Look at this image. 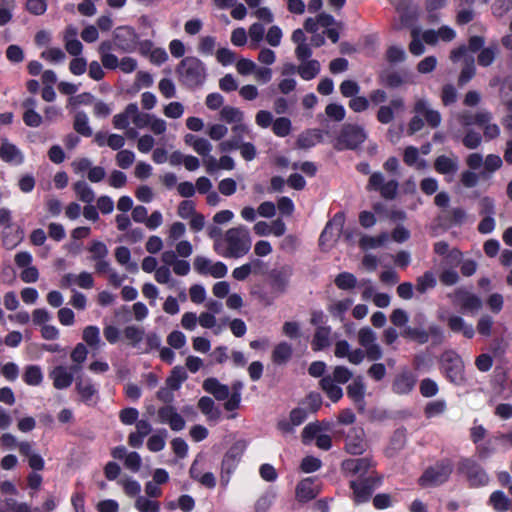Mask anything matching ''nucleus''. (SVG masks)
<instances>
[{"label":"nucleus","instance_id":"nucleus-7","mask_svg":"<svg viewBox=\"0 0 512 512\" xmlns=\"http://www.w3.org/2000/svg\"><path fill=\"white\" fill-rule=\"evenodd\" d=\"M453 301L464 314L475 315L483 307L481 297L463 287L454 292Z\"/></svg>","mask_w":512,"mask_h":512},{"label":"nucleus","instance_id":"nucleus-63","mask_svg":"<svg viewBox=\"0 0 512 512\" xmlns=\"http://www.w3.org/2000/svg\"><path fill=\"white\" fill-rule=\"evenodd\" d=\"M123 486L124 492L129 497L137 496L141 491V486L136 480L121 479L119 482Z\"/></svg>","mask_w":512,"mask_h":512},{"label":"nucleus","instance_id":"nucleus-27","mask_svg":"<svg viewBox=\"0 0 512 512\" xmlns=\"http://www.w3.org/2000/svg\"><path fill=\"white\" fill-rule=\"evenodd\" d=\"M199 410L208 420L217 421L221 417V410L215 406V402L211 397L203 396L198 400Z\"/></svg>","mask_w":512,"mask_h":512},{"label":"nucleus","instance_id":"nucleus-58","mask_svg":"<svg viewBox=\"0 0 512 512\" xmlns=\"http://www.w3.org/2000/svg\"><path fill=\"white\" fill-rule=\"evenodd\" d=\"M99 329L96 326H87L83 330V340L90 346L96 347L100 342Z\"/></svg>","mask_w":512,"mask_h":512},{"label":"nucleus","instance_id":"nucleus-17","mask_svg":"<svg viewBox=\"0 0 512 512\" xmlns=\"http://www.w3.org/2000/svg\"><path fill=\"white\" fill-rule=\"evenodd\" d=\"M417 382V376L408 370H403L396 375L392 390L398 395H407L414 389Z\"/></svg>","mask_w":512,"mask_h":512},{"label":"nucleus","instance_id":"nucleus-13","mask_svg":"<svg viewBox=\"0 0 512 512\" xmlns=\"http://www.w3.org/2000/svg\"><path fill=\"white\" fill-rule=\"evenodd\" d=\"M366 139L365 131L358 126L347 125L343 128L338 139L337 146L339 149H354L362 144Z\"/></svg>","mask_w":512,"mask_h":512},{"label":"nucleus","instance_id":"nucleus-40","mask_svg":"<svg viewBox=\"0 0 512 512\" xmlns=\"http://www.w3.org/2000/svg\"><path fill=\"white\" fill-rule=\"evenodd\" d=\"M497 445H503L502 441H496L495 436L493 438L488 439L484 443H478L476 446V451L481 459H487L496 451Z\"/></svg>","mask_w":512,"mask_h":512},{"label":"nucleus","instance_id":"nucleus-57","mask_svg":"<svg viewBox=\"0 0 512 512\" xmlns=\"http://www.w3.org/2000/svg\"><path fill=\"white\" fill-rule=\"evenodd\" d=\"M352 304L353 299L350 298L339 300L329 307V311L333 316L342 318L344 313L351 307Z\"/></svg>","mask_w":512,"mask_h":512},{"label":"nucleus","instance_id":"nucleus-62","mask_svg":"<svg viewBox=\"0 0 512 512\" xmlns=\"http://www.w3.org/2000/svg\"><path fill=\"white\" fill-rule=\"evenodd\" d=\"M438 390L437 383L430 378H425L420 383V393L424 397H433L438 393Z\"/></svg>","mask_w":512,"mask_h":512},{"label":"nucleus","instance_id":"nucleus-44","mask_svg":"<svg viewBox=\"0 0 512 512\" xmlns=\"http://www.w3.org/2000/svg\"><path fill=\"white\" fill-rule=\"evenodd\" d=\"M76 390L79 393L81 400L89 403L92 397L96 394L97 390L90 381L79 380L76 383Z\"/></svg>","mask_w":512,"mask_h":512},{"label":"nucleus","instance_id":"nucleus-48","mask_svg":"<svg viewBox=\"0 0 512 512\" xmlns=\"http://www.w3.org/2000/svg\"><path fill=\"white\" fill-rule=\"evenodd\" d=\"M123 333L129 344L133 347H136L144 337V329L134 325L125 327Z\"/></svg>","mask_w":512,"mask_h":512},{"label":"nucleus","instance_id":"nucleus-14","mask_svg":"<svg viewBox=\"0 0 512 512\" xmlns=\"http://www.w3.org/2000/svg\"><path fill=\"white\" fill-rule=\"evenodd\" d=\"M114 42L123 52H132L136 48L138 35L131 27H118L114 31Z\"/></svg>","mask_w":512,"mask_h":512},{"label":"nucleus","instance_id":"nucleus-11","mask_svg":"<svg viewBox=\"0 0 512 512\" xmlns=\"http://www.w3.org/2000/svg\"><path fill=\"white\" fill-rule=\"evenodd\" d=\"M459 470L465 474L473 486H484L489 477L484 469L473 459H464L459 464Z\"/></svg>","mask_w":512,"mask_h":512},{"label":"nucleus","instance_id":"nucleus-10","mask_svg":"<svg viewBox=\"0 0 512 512\" xmlns=\"http://www.w3.org/2000/svg\"><path fill=\"white\" fill-rule=\"evenodd\" d=\"M374 468L375 463L368 457L347 459L342 462L343 471L357 478H365L369 474H377Z\"/></svg>","mask_w":512,"mask_h":512},{"label":"nucleus","instance_id":"nucleus-46","mask_svg":"<svg viewBox=\"0 0 512 512\" xmlns=\"http://www.w3.org/2000/svg\"><path fill=\"white\" fill-rule=\"evenodd\" d=\"M22 237H23V232L20 228H17L15 233H12V228L11 229H3V232H2L3 244L8 249L14 248L22 240Z\"/></svg>","mask_w":512,"mask_h":512},{"label":"nucleus","instance_id":"nucleus-59","mask_svg":"<svg viewBox=\"0 0 512 512\" xmlns=\"http://www.w3.org/2000/svg\"><path fill=\"white\" fill-rule=\"evenodd\" d=\"M446 409V402L444 400H436L429 402L425 407V415L427 418L436 417L441 415Z\"/></svg>","mask_w":512,"mask_h":512},{"label":"nucleus","instance_id":"nucleus-26","mask_svg":"<svg viewBox=\"0 0 512 512\" xmlns=\"http://www.w3.org/2000/svg\"><path fill=\"white\" fill-rule=\"evenodd\" d=\"M0 158L8 163L15 162L21 164L23 162V155L21 151L7 139H3L0 146Z\"/></svg>","mask_w":512,"mask_h":512},{"label":"nucleus","instance_id":"nucleus-16","mask_svg":"<svg viewBox=\"0 0 512 512\" xmlns=\"http://www.w3.org/2000/svg\"><path fill=\"white\" fill-rule=\"evenodd\" d=\"M80 367L72 365L69 369L64 366H57L50 372V378L53 379V385L56 389L68 388L74 378V373L78 372Z\"/></svg>","mask_w":512,"mask_h":512},{"label":"nucleus","instance_id":"nucleus-35","mask_svg":"<svg viewBox=\"0 0 512 512\" xmlns=\"http://www.w3.org/2000/svg\"><path fill=\"white\" fill-rule=\"evenodd\" d=\"M73 128L78 134L84 137H90L92 135V129L89 126L88 117L83 111H79L75 114Z\"/></svg>","mask_w":512,"mask_h":512},{"label":"nucleus","instance_id":"nucleus-39","mask_svg":"<svg viewBox=\"0 0 512 512\" xmlns=\"http://www.w3.org/2000/svg\"><path fill=\"white\" fill-rule=\"evenodd\" d=\"M322 391H325L332 402H337L343 396L342 388L334 384L332 379L326 377H322Z\"/></svg>","mask_w":512,"mask_h":512},{"label":"nucleus","instance_id":"nucleus-24","mask_svg":"<svg viewBox=\"0 0 512 512\" xmlns=\"http://www.w3.org/2000/svg\"><path fill=\"white\" fill-rule=\"evenodd\" d=\"M233 136L223 141L219 144V149L222 152H228L232 150H237L238 147H241L243 134L247 131V127L244 124H237L232 128Z\"/></svg>","mask_w":512,"mask_h":512},{"label":"nucleus","instance_id":"nucleus-15","mask_svg":"<svg viewBox=\"0 0 512 512\" xmlns=\"http://www.w3.org/2000/svg\"><path fill=\"white\" fill-rule=\"evenodd\" d=\"M158 421L168 424L171 430L181 431L185 428L184 418L177 412L173 405H165L157 411Z\"/></svg>","mask_w":512,"mask_h":512},{"label":"nucleus","instance_id":"nucleus-23","mask_svg":"<svg viewBox=\"0 0 512 512\" xmlns=\"http://www.w3.org/2000/svg\"><path fill=\"white\" fill-rule=\"evenodd\" d=\"M447 325L454 333H462L464 337L471 339L475 335V329L472 324L467 323L461 316L450 315L447 318Z\"/></svg>","mask_w":512,"mask_h":512},{"label":"nucleus","instance_id":"nucleus-33","mask_svg":"<svg viewBox=\"0 0 512 512\" xmlns=\"http://www.w3.org/2000/svg\"><path fill=\"white\" fill-rule=\"evenodd\" d=\"M73 189L78 199L87 204H91L95 199V194L92 188L84 181L79 180L74 183Z\"/></svg>","mask_w":512,"mask_h":512},{"label":"nucleus","instance_id":"nucleus-2","mask_svg":"<svg viewBox=\"0 0 512 512\" xmlns=\"http://www.w3.org/2000/svg\"><path fill=\"white\" fill-rule=\"evenodd\" d=\"M224 241L227 248L222 255L226 258H240L246 255L251 248L249 231L244 226L230 228L225 233Z\"/></svg>","mask_w":512,"mask_h":512},{"label":"nucleus","instance_id":"nucleus-42","mask_svg":"<svg viewBox=\"0 0 512 512\" xmlns=\"http://www.w3.org/2000/svg\"><path fill=\"white\" fill-rule=\"evenodd\" d=\"M437 284L435 275L431 271L425 272L422 276H419L416 280V289L420 293H425L428 290L434 288Z\"/></svg>","mask_w":512,"mask_h":512},{"label":"nucleus","instance_id":"nucleus-36","mask_svg":"<svg viewBox=\"0 0 512 512\" xmlns=\"http://www.w3.org/2000/svg\"><path fill=\"white\" fill-rule=\"evenodd\" d=\"M0 512H31L27 503H18L14 498L0 499Z\"/></svg>","mask_w":512,"mask_h":512},{"label":"nucleus","instance_id":"nucleus-19","mask_svg":"<svg viewBox=\"0 0 512 512\" xmlns=\"http://www.w3.org/2000/svg\"><path fill=\"white\" fill-rule=\"evenodd\" d=\"M405 108L402 97H394L388 105L380 106L377 112V120L382 124H389L393 121L395 113Z\"/></svg>","mask_w":512,"mask_h":512},{"label":"nucleus","instance_id":"nucleus-5","mask_svg":"<svg viewBox=\"0 0 512 512\" xmlns=\"http://www.w3.org/2000/svg\"><path fill=\"white\" fill-rule=\"evenodd\" d=\"M441 366L449 381L460 384L464 381V364L454 351H446L441 356Z\"/></svg>","mask_w":512,"mask_h":512},{"label":"nucleus","instance_id":"nucleus-28","mask_svg":"<svg viewBox=\"0 0 512 512\" xmlns=\"http://www.w3.org/2000/svg\"><path fill=\"white\" fill-rule=\"evenodd\" d=\"M489 505L496 512H506L512 508V501L501 490L494 491L489 497Z\"/></svg>","mask_w":512,"mask_h":512},{"label":"nucleus","instance_id":"nucleus-56","mask_svg":"<svg viewBox=\"0 0 512 512\" xmlns=\"http://www.w3.org/2000/svg\"><path fill=\"white\" fill-rule=\"evenodd\" d=\"M291 121L286 117L277 118L273 122V132L280 137H285L290 133Z\"/></svg>","mask_w":512,"mask_h":512},{"label":"nucleus","instance_id":"nucleus-52","mask_svg":"<svg viewBox=\"0 0 512 512\" xmlns=\"http://www.w3.org/2000/svg\"><path fill=\"white\" fill-rule=\"evenodd\" d=\"M195 466H196V461L192 464L191 468H190V476L199 481L203 486L209 488V489H212L216 486V479H215V476L213 475V473L211 472H206L204 473L203 475H195Z\"/></svg>","mask_w":512,"mask_h":512},{"label":"nucleus","instance_id":"nucleus-6","mask_svg":"<svg viewBox=\"0 0 512 512\" xmlns=\"http://www.w3.org/2000/svg\"><path fill=\"white\" fill-rule=\"evenodd\" d=\"M246 448L247 441L240 439L228 449L221 464L222 480L229 481L230 474L236 469Z\"/></svg>","mask_w":512,"mask_h":512},{"label":"nucleus","instance_id":"nucleus-25","mask_svg":"<svg viewBox=\"0 0 512 512\" xmlns=\"http://www.w3.org/2000/svg\"><path fill=\"white\" fill-rule=\"evenodd\" d=\"M434 168L440 174L454 175L459 168L458 158L441 155L436 158Z\"/></svg>","mask_w":512,"mask_h":512},{"label":"nucleus","instance_id":"nucleus-54","mask_svg":"<svg viewBox=\"0 0 512 512\" xmlns=\"http://www.w3.org/2000/svg\"><path fill=\"white\" fill-rule=\"evenodd\" d=\"M320 134L315 130L314 132H305L299 135L297 144L300 148L308 149L318 142Z\"/></svg>","mask_w":512,"mask_h":512},{"label":"nucleus","instance_id":"nucleus-49","mask_svg":"<svg viewBox=\"0 0 512 512\" xmlns=\"http://www.w3.org/2000/svg\"><path fill=\"white\" fill-rule=\"evenodd\" d=\"M220 116L221 119L228 123L236 122L241 124L240 122L243 120V113L238 108L232 106H224L220 111Z\"/></svg>","mask_w":512,"mask_h":512},{"label":"nucleus","instance_id":"nucleus-9","mask_svg":"<svg viewBox=\"0 0 512 512\" xmlns=\"http://www.w3.org/2000/svg\"><path fill=\"white\" fill-rule=\"evenodd\" d=\"M292 275L293 267L289 264L272 269L268 275L272 293L276 296L283 294L289 285Z\"/></svg>","mask_w":512,"mask_h":512},{"label":"nucleus","instance_id":"nucleus-22","mask_svg":"<svg viewBox=\"0 0 512 512\" xmlns=\"http://www.w3.org/2000/svg\"><path fill=\"white\" fill-rule=\"evenodd\" d=\"M341 24L333 16L322 12V37L326 36L332 43L340 37Z\"/></svg>","mask_w":512,"mask_h":512},{"label":"nucleus","instance_id":"nucleus-29","mask_svg":"<svg viewBox=\"0 0 512 512\" xmlns=\"http://www.w3.org/2000/svg\"><path fill=\"white\" fill-rule=\"evenodd\" d=\"M293 349L287 342H281L275 346L272 352V360L275 364H286L292 357Z\"/></svg>","mask_w":512,"mask_h":512},{"label":"nucleus","instance_id":"nucleus-41","mask_svg":"<svg viewBox=\"0 0 512 512\" xmlns=\"http://www.w3.org/2000/svg\"><path fill=\"white\" fill-rule=\"evenodd\" d=\"M23 379L28 385L37 386L41 384L43 380L41 368L37 365L27 366L23 375Z\"/></svg>","mask_w":512,"mask_h":512},{"label":"nucleus","instance_id":"nucleus-55","mask_svg":"<svg viewBox=\"0 0 512 512\" xmlns=\"http://www.w3.org/2000/svg\"><path fill=\"white\" fill-rule=\"evenodd\" d=\"M462 143L468 149H476L482 143V136L479 132L469 129L464 135Z\"/></svg>","mask_w":512,"mask_h":512},{"label":"nucleus","instance_id":"nucleus-53","mask_svg":"<svg viewBox=\"0 0 512 512\" xmlns=\"http://www.w3.org/2000/svg\"><path fill=\"white\" fill-rule=\"evenodd\" d=\"M167 435V431L162 429L158 434L152 435L147 442V447L152 452L161 451L165 447V437Z\"/></svg>","mask_w":512,"mask_h":512},{"label":"nucleus","instance_id":"nucleus-61","mask_svg":"<svg viewBox=\"0 0 512 512\" xmlns=\"http://www.w3.org/2000/svg\"><path fill=\"white\" fill-rule=\"evenodd\" d=\"M381 81L389 88H398L404 83V78L397 72H390L382 74Z\"/></svg>","mask_w":512,"mask_h":512},{"label":"nucleus","instance_id":"nucleus-4","mask_svg":"<svg viewBox=\"0 0 512 512\" xmlns=\"http://www.w3.org/2000/svg\"><path fill=\"white\" fill-rule=\"evenodd\" d=\"M453 471V464L449 459H443L427 468L419 478L422 487H434L445 483Z\"/></svg>","mask_w":512,"mask_h":512},{"label":"nucleus","instance_id":"nucleus-20","mask_svg":"<svg viewBox=\"0 0 512 512\" xmlns=\"http://www.w3.org/2000/svg\"><path fill=\"white\" fill-rule=\"evenodd\" d=\"M203 389L212 394L216 400L223 401L230 398V389L227 385L219 382L217 378L209 377L203 381Z\"/></svg>","mask_w":512,"mask_h":512},{"label":"nucleus","instance_id":"nucleus-8","mask_svg":"<svg viewBox=\"0 0 512 512\" xmlns=\"http://www.w3.org/2000/svg\"><path fill=\"white\" fill-rule=\"evenodd\" d=\"M376 341L377 335L370 327H362L358 331V342L365 350L366 357L371 361H377L383 356L382 349Z\"/></svg>","mask_w":512,"mask_h":512},{"label":"nucleus","instance_id":"nucleus-34","mask_svg":"<svg viewBox=\"0 0 512 512\" xmlns=\"http://www.w3.org/2000/svg\"><path fill=\"white\" fill-rule=\"evenodd\" d=\"M187 378L188 375L185 368L183 366H175L170 376L166 379V385L170 389L178 390Z\"/></svg>","mask_w":512,"mask_h":512},{"label":"nucleus","instance_id":"nucleus-37","mask_svg":"<svg viewBox=\"0 0 512 512\" xmlns=\"http://www.w3.org/2000/svg\"><path fill=\"white\" fill-rule=\"evenodd\" d=\"M242 388L243 384L240 381H236L232 384L230 398L224 403V408L227 411H234L239 408Z\"/></svg>","mask_w":512,"mask_h":512},{"label":"nucleus","instance_id":"nucleus-51","mask_svg":"<svg viewBox=\"0 0 512 512\" xmlns=\"http://www.w3.org/2000/svg\"><path fill=\"white\" fill-rule=\"evenodd\" d=\"M317 72H318V61H316V60H311L308 62L304 61L298 67L299 75L305 80H310V79L314 78L316 76Z\"/></svg>","mask_w":512,"mask_h":512},{"label":"nucleus","instance_id":"nucleus-60","mask_svg":"<svg viewBox=\"0 0 512 512\" xmlns=\"http://www.w3.org/2000/svg\"><path fill=\"white\" fill-rule=\"evenodd\" d=\"M135 507L140 512H159V505L157 502L149 500L143 496H138L135 501Z\"/></svg>","mask_w":512,"mask_h":512},{"label":"nucleus","instance_id":"nucleus-31","mask_svg":"<svg viewBox=\"0 0 512 512\" xmlns=\"http://www.w3.org/2000/svg\"><path fill=\"white\" fill-rule=\"evenodd\" d=\"M347 395L363 409L365 386L360 379H355L347 387Z\"/></svg>","mask_w":512,"mask_h":512},{"label":"nucleus","instance_id":"nucleus-50","mask_svg":"<svg viewBox=\"0 0 512 512\" xmlns=\"http://www.w3.org/2000/svg\"><path fill=\"white\" fill-rule=\"evenodd\" d=\"M418 149L414 146H409L404 151V162L409 166H416V168L421 169L425 167L424 160H418Z\"/></svg>","mask_w":512,"mask_h":512},{"label":"nucleus","instance_id":"nucleus-30","mask_svg":"<svg viewBox=\"0 0 512 512\" xmlns=\"http://www.w3.org/2000/svg\"><path fill=\"white\" fill-rule=\"evenodd\" d=\"M498 53L499 47L496 43H493L481 49L477 56V62L482 67H489L494 63Z\"/></svg>","mask_w":512,"mask_h":512},{"label":"nucleus","instance_id":"nucleus-12","mask_svg":"<svg viewBox=\"0 0 512 512\" xmlns=\"http://www.w3.org/2000/svg\"><path fill=\"white\" fill-rule=\"evenodd\" d=\"M320 492V482L317 476L302 479L295 488V498L299 503H307L316 498Z\"/></svg>","mask_w":512,"mask_h":512},{"label":"nucleus","instance_id":"nucleus-43","mask_svg":"<svg viewBox=\"0 0 512 512\" xmlns=\"http://www.w3.org/2000/svg\"><path fill=\"white\" fill-rule=\"evenodd\" d=\"M475 74H476V67L474 64V58L473 57L465 58V65L462 68L459 78H458L459 85L463 86V85L467 84L475 76Z\"/></svg>","mask_w":512,"mask_h":512},{"label":"nucleus","instance_id":"nucleus-38","mask_svg":"<svg viewBox=\"0 0 512 512\" xmlns=\"http://www.w3.org/2000/svg\"><path fill=\"white\" fill-rule=\"evenodd\" d=\"M389 239V235L387 233H381L378 236H363L360 239L361 248L368 249H376L382 247Z\"/></svg>","mask_w":512,"mask_h":512},{"label":"nucleus","instance_id":"nucleus-18","mask_svg":"<svg viewBox=\"0 0 512 512\" xmlns=\"http://www.w3.org/2000/svg\"><path fill=\"white\" fill-rule=\"evenodd\" d=\"M414 111L416 114L424 116L425 120L432 128H436L441 124V114L439 111L431 107L427 99H417L414 106Z\"/></svg>","mask_w":512,"mask_h":512},{"label":"nucleus","instance_id":"nucleus-45","mask_svg":"<svg viewBox=\"0 0 512 512\" xmlns=\"http://www.w3.org/2000/svg\"><path fill=\"white\" fill-rule=\"evenodd\" d=\"M334 282L341 290H351L356 287L357 278L352 273L342 272L336 276Z\"/></svg>","mask_w":512,"mask_h":512},{"label":"nucleus","instance_id":"nucleus-3","mask_svg":"<svg viewBox=\"0 0 512 512\" xmlns=\"http://www.w3.org/2000/svg\"><path fill=\"white\" fill-rule=\"evenodd\" d=\"M382 484V476L379 474H369L365 478H356L349 482L352 490L351 498L357 505L368 502L373 492Z\"/></svg>","mask_w":512,"mask_h":512},{"label":"nucleus","instance_id":"nucleus-1","mask_svg":"<svg viewBox=\"0 0 512 512\" xmlns=\"http://www.w3.org/2000/svg\"><path fill=\"white\" fill-rule=\"evenodd\" d=\"M180 82L188 88L202 85L206 79V69L197 57L188 56L177 67Z\"/></svg>","mask_w":512,"mask_h":512},{"label":"nucleus","instance_id":"nucleus-47","mask_svg":"<svg viewBox=\"0 0 512 512\" xmlns=\"http://www.w3.org/2000/svg\"><path fill=\"white\" fill-rule=\"evenodd\" d=\"M411 37H412V40L409 44V50H410L411 54H413L415 56L422 55L425 52V47H424L423 41L420 37V28L419 27H414L411 30Z\"/></svg>","mask_w":512,"mask_h":512},{"label":"nucleus","instance_id":"nucleus-64","mask_svg":"<svg viewBox=\"0 0 512 512\" xmlns=\"http://www.w3.org/2000/svg\"><path fill=\"white\" fill-rule=\"evenodd\" d=\"M135 159V155L130 150H121L116 155V161L119 167L122 169L129 168Z\"/></svg>","mask_w":512,"mask_h":512},{"label":"nucleus","instance_id":"nucleus-32","mask_svg":"<svg viewBox=\"0 0 512 512\" xmlns=\"http://www.w3.org/2000/svg\"><path fill=\"white\" fill-rule=\"evenodd\" d=\"M315 440V444L320 448V423L318 421L309 423L302 431V442L305 445Z\"/></svg>","mask_w":512,"mask_h":512},{"label":"nucleus","instance_id":"nucleus-21","mask_svg":"<svg viewBox=\"0 0 512 512\" xmlns=\"http://www.w3.org/2000/svg\"><path fill=\"white\" fill-rule=\"evenodd\" d=\"M367 448V443L364 439V433L362 429L354 430L349 433L346 438V450L352 455H360Z\"/></svg>","mask_w":512,"mask_h":512}]
</instances>
